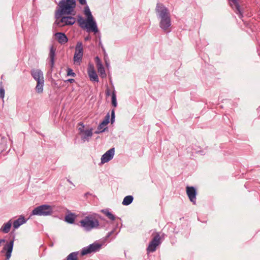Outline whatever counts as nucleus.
Wrapping results in <instances>:
<instances>
[{"label": "nucleus", "instance_id": "obj_1", "mask_svg": "<svg viewBox=\"0 0 260 260\" xmlns=\"http://www.w3.org/2000/svg\"><path fill=\"white\" fill-rule=\"evenodd\" d=\"M59 9L56 10L55 24L59 26L73 25L76 22V19L72 16L61 17L63 14H72L76 7V0H61L58 4Z\"/></svg>", "mask_w": 260, "mask_h": 260}, {"label": "nucleus", "instance_id": "obj_2", "mask_svg": "<svg viewBox=\"0 0 260 260\" xmlns=\"http://www.w3.org/2000/svg\"><path fill=\"white\" fill-rule=\"evenodd\" d=\"M84 14L87 17V20L81 16L78 17V22L79 26L82 28H86L87 31H92L94 33L98 32L99 29L92 15L91 12L88 6H86L84 9Z\"/></svg>", "mask_w": 260, "mask_h": 260}, {"label": "nucleus", "instance_id": "obj_3", "mask_svg": "<svg viewBox=\"0 0 260 260\" xmlns=\"http://www.w3.org/2000/svg\"><path fill=\"white\" fill-rule=\"evenodd\" d=\"M157 16L160 18L159 23L160 27L165 31L169 32L171 22L168 9L163 4L157 3L156 7Z\"/></svg>", "mask_w": 260, "mask_h": 260}, {"label": "nucleus", "instance_id": "obj_4", "mask_svg": "<svg viewBox=\"0 0 260 260\" xmlns=\"http://www.w3.org/2000/svg\"><path fill=\"white\" fill-rule=\"evenodd\" d=\"M81 226L86 231H90L93 229H96L99 226V221L92 215L86 216L83 219L80 221Z\"/></svg>", "mask_w": 260, "mask_h": 260}, {"label": "nucleus", "instance_id": "obj_5", "mask_svg": "<svg viewBox=\"0 0 260 260\" xmlns=\"http://www.w3.org/2000/svg\"><path fill=\"white\" fill-rule=\"evenodd\" d=\"M53 213V208L52 206L48 205H42L35 208L30 216L32 215L47 216L50 215Z\"/></svg>", "mask_w": 260, "mask_h": 260}, {"label": "nucleus", "instance_id": "obj_6", "mask_svg": "<svg viewBox=\"0 0 260 260\" xmlns=\"http://www.w3.org/2000/svg\"><path fill=\"white\" fill-rule=\"evenodd\" d=\"M83 55V46L81 42H78L75 47V52L73 57L75 63L80 64L82 60Z\"/></svg>", "mask_w": 260, "mask_h": 260}, {"label": "nucleus", "instance_id": "obj_7", "mask_svg": "<svg viewBox=\"0 0 260 260\" xmlns=\"http://www.w3.org/2000/svg\"><path fill=\"white\" fill-rule=\"evenodd\" d=\"M102 244L95 242L88 246L84 247L81 251V255L83 256L89 253H95L99 251L101 249Z\"/></svg>", "mask_w": 260, "mask_h": 260}, {"label": "nucleus", "instance_id": "obj_8", "mask_svg": "<svg viewBox=\"0 0 260 260\" xmlns=\"http://www.w3.org/2000/svg\"><path fill=\"white\" fill-rule=\"evenodd\" d=\"M115 149L112 148L108 150L105 153H104L101 157V164H104L111 160L114 155Z\"/></svg>", "mask_w": 260, "mask_h": 260}, {"label": "nucleus", "instance_id": "obj_9", "mask_svg": "<svg viewBox=\"0 0 260 260\" xmlns=\"http://www.w3.org/2000/svg\"><path fill=\"white\" fill-rule=\"evenodd\" d=\"M186 193L190 201L193 204H196L197 191L196 188L193 186L186 187Z\"/></svg>", "mask_w": 260, "mask_h": 260}, {"label": "nucleus", "instance_id": "obj_10", "mask_svg": "<svg viewBox=\"0 0 260 260\" xmlns=\"http://www.w3.org/2000/svg\"><path fill=\"white\" fill-rule=\"evenodd\" d=\"M14 246V241H11L8 243H7L4 247H3V249L2 251V252H3L4 251H6V260H9L11 256V254L13 251Z\"/></svg>", "mask_w": 260, "mask_h": 260}, {"label": "nucleus", "instance_id": "obj_11", "mask_svg": "<svg viewBox=\"0 0 260 260\" xmlns=\"http://www.w3.org/2000/svg\"><path fill=\"white\" fill-rule=\"evenodd\" d=\"M110 115L108 113L106 116L105 117L103 121L99 124L98 126L97 130L95 131V133L100 134L101 133L104 132L106 128H104V126L107 125L109 122Z\"/></svg>", "mask_w": 260, "mask_h": 260}, {"label": "nucleus", "instance_id": "obj_12", "mask_svg": "<svg viewBox=\"0 0 260 260\" xmlns=\"http://www.w3.org/2000/svg\"><path fill=\"white\" fill-rule=\"evenodd\" d=\"M31 75L37 82L44 80L43 72L40 70L32 69L31 71Z\"/></svg>", "mask_w": 260, "mask_h": 260}, {"label": "nucleus", "instance_id": "obj_13", "mask_svg": "<svg viewBox=\"0 0 260 260\" xmlns=\"http://www.w3.org/2000/svg\"><path fill=\"white\" fill-rule=\"evenodd\" d=\"M56 40L60 44H64L68 41V38L64 33L56 32L55 34Z\"/></svg>", "mask_w": 260, "mask_h": 260}, {"label": "nucleus", "instance_id": "obj_14", "mask_svg": "<svg viewBox=\"0 0 260 260\" xmlns=\"http://www.w3.org/2000/svg\"><path fill=\"white\" fill-rule=\"evenodd\" d=\"M231 6L234 8L235 7V12L239 15L240 18H242L243 15L240 10V6L237 0H229Z\"/></svg>", "mask_w": 260, "mask_h": 260}, {"label": "nucleus", "instance_id": "obj_15", "mask_svg": "<svg viewBox=\"0 0 260 260\" xmlns=\"http://www.w3.org/2000/svg\"><path fill=\"white\" fill-rule=\"evenodd\" d=\"M95 60L96 61L97 67H98V71L100 74V76L102 78H104L106 77V75L105 73V69L101 62L100 59L98 56L95 57Z\"/></svg>", "mask_w": 260, "mask_h": 260}, {"label": "nucleus", "instance_id": "obj_16", "mask_svg": "<svg viewBox=\"0 0 260 260\" xmlns=\"http://www.w3.org/2000/svg\"><path fill=\"white\" fill-rule=\"evenodd\" d=\"M27 219L21 215L17 220H15L13 223V228L14 229H17L20 225L26 223Z\"/></svg>", "mask_w": 260, "mask_h": 260}, {"label": "nucleus", "instance_id": "obj_17", "mask_svg": "<svg viewBox=\"0 0 260 260\" xmlns=\"http://www.w3.org/2000/svg\"><path fill=\"white\" fill-rule=\"evenodd\" d=\"M55 49L53 46L50 48L49 54V64L51 69L54 67Z\"/></svg>", "mask_w": 260, "mask_h": 260}, {"label": "nucleus", "instance_id": "obj_18", "mask_svg": "<svg viewBox=\"0 0 260 260\" xmlns=\"http://www.w3.org/2000/svg\"><path fill=\"white\" fill-rule=\"evenodd\" d=\"M88 75L91 81L98 82L99 78L93 68H90L88 70Z\"/></svg>", "mask_w": 260, "mask_h": 260}, {"label": "nucleus", "instance_id": "obj_19", "mask_svg": "<svg viewBox=\"0 0 260 260\" xmlns=\"http://www.w3.org/2000/svg\"><path fill=\"white\" fill-rule=\"evenodd\" d=\"M12 224V222L11 220H10L7 223H5L1 227L0 231L3 232L5 234L8 233L11 230Z\"/></svg>", "mask_w": 260, "mask_h": 260}, {"label": "nucleus", "instance_id": "obj_20", "mask_svg": "<svg viewBox=\"0 0 260 260\" xmlns=\"http://www.w3.org/2000/svg\"><path fill=\"white\" fill-rule=\"evenodd\" d=\"M82 140L83 141H89V139L92 136V129L85 130L83 133L82 134Z\"/></svg>", "mask_w": 260, "mask_h": 260}, {"label": "nucleus", "instance_id": "obj_21", "mask_svg": "<svg viewBox=\"0 0 260 260\" xmlns=\"http://www.w3.org/2000/svg\"><path fill=\"white\" fill-rule=\"evenodd\" d=\"M37 85L36 86V91L39 93H42L43 91V86H44V80L42 81H38V82H37Z\"/></svg>", "mask_w": 260, "mask_h": 260}, {"label": "nucleus", "instance_id": "obj_22", "mask_svg": "<svg viewBox=\"0 0 260 260\" xmlns=\"http://www.w3.org/2000/svg\"><path fill=\"white\" fill-rule=\"evenodd\" d=\"M133 200L134 198L132 196H127L124 198L122 203L123 205L127 206L133 202Z\"/></svg>", "mask_w": 260, "mask_h": 260}, {"label": "nucleus", "instance_id": "obj_23", "mask_svg": "<svg viewBox=\"0 0 260 260\" xmlns=\"http://www.w3.org/2000/svg\"><path fill=\"white\" fill-rule=\"evenodd\" d=\"M159 244L158 243H153L152 242H150L149 244V245L147 248V251L148 252H154L156 249L157 246H158Z\"/></svg>", "mask_w": 260, "mask_h": 260}, {"label": "nucleus", "instance_id": "obj_24", "mask_svg": "<svg viewBox=\"0 0 260 260\" xmlns=\"http://www.w3.org/2000/svg\"><path fill=\"white\" fill-rule=\"evenodd\" d=\"M78 252H73L71 253L67 257V260H79L78 259Z\"/></svg>", "mask_w": 260, "mask_h": 260}, {"label": "nucleus", "instance_id": "obj_25", "mask_svg": "<svg viewBox=\"0 0 260 260\" xmlns=\"http://www.w3.org/2000/svg\"><path fill=\"white\" fill-rule=\"evenodd\" d=\"M102 212L110 220H114L115 219V216L112 214L108 210L105 209L103 210Z\"/></svg>", "mask_w": 260, "mask_h": 260}, {"label": "nucleus", "instance_id": "obj_26", "mask_svg": "<svg viewBox=\"0 0 260 260\" xmlns=\"http://www.w3.org/2000/svg\"><path fill=\"white\" fill-rule=\"evenodd\" d=\"M65 220L69 223H73L75 221L74 214L71 213L65 217Z\"/></svg>", "mask_w": 260, "mask_h": 260}, {"label": "nucleus", "instance_id": "obj_27", "mask_svg": "<svg viewBox=\"0 0 260 260\" xmlns=\"http://www.w3.org/2000/svg\"><path fill=\"white\" fill-rule=\"evenodd\" d=\"M150 242L153 243H158V244H160V237L159 234L157 233L154 236L152 240L150 241Z\"/></svg>", "mask_w": 260, "mask_h": 260}, {"label": "nucleus", "instance_id": "obj_28", "mask_svg": "<svg viewBox=\"0 0 260 260\" xmlns=\"http://www.w3.org/2000/svg\"><path fill=\"white\" fill-rule=\"evenodd\" d=\"M112 105L114 107L117 106L116 95L114 91L112 93Z\"/></svg>", "mask_w": 260, "mask_h": 260}, {"label": "nucleus", "instance_id": "obj_29", "mask_svg": "<svg viewBox=\"0 0 260 260\" xmlns=\"http://www.w3.org/2000/svg\"><path fill=\"white\" fill-rule=\"evenodd\" d=\"M67 76H72L75 77L76 76V74L73 72V70L68 68L67 70Z\"/></svg>", "mask_w": 260, "mask_h": 260}, {"label": "nucleus", "instance_id": "obj_30", "mask_svg": "<svg viewBox=\"0 0 260 260\" xmlns=\"http://www.w3.org/2000/svg\"><path fill=\"white\" fill-rule=\"evenodd\" d=\"M5 89L3 86L0 87V98L2 99L4 98L5 96Z\"/></svg>", "mask_w": 260, "mask_h": 260}, {"label": "nucleus", "instance_id": "obj_31", "mask_svg": "<svg viewBox=\"0 0 260 260\" xmlns=\"http://www.w3.org/2000/svg\"><path fill=\"white\" fill-rule=\"evenodd\" d=\"M115 120V112L114 110L113 109L111 111V122L112 123H113Z\"/></svg>", "mask_w": 260, "mask_h": 260}, {"label": "nucleus", "instance_id": "obj_32", "mask_svg": "<svg viewBox=\"0 0 260 260\" xmlns=\"http://www.w3.org/2000/svg\"><path fill=\"white\" fill-rule=\"evenodd\" d=\"M79 124L81 126V127L79 128V131H80V134H82L85 131L84 130V125L82 122H80Z\"/></svg>", "mask_w": 260, "mask_h": 260}, {"label": "nucleus", "instance_id": "obj_33", "mask_svg": "<svg viewBox=\"0 0 260 260\" xmlns=\"http://www.w3.org/2000/svg\"><path fill=\"white\" fill-rule=\"evenodd\" d=\"M64 83L70 82L71 83H72L75 82V80L74 79H69L64 80Z\"/></svg>", "mask_w": 260, "mask_h": 260}, {"label": "nucleus", "instance_id": "obj_34", "mask_svg": "<svg viewBox=\"0 0 260 260\" xmlns=\"http://www.w3.org/2000/svg\"><path fill=\"white\" fill-rule=\"evenodd\" d=\"M80 4L84 5L86 4V0H79Z\"/></svg>", "mask_w": 260, "mask_h": 260}, {"label": "nucleus", "instance_id": "obj_35", "mask_svg": "<svg viewBox=\"0 0 260 260\" xmlns=\"http://www.w3.org/2000/svg\"><path fill=\"white\" fill-rule=\"evenodd\" d=\"M113 232H114V230L109 232L108 233L107 235L106 236V238H108L110 237L112 235V234L113 233Z\"/></svg>", "mask_w": 260, "mask_h": 260}, {"label": "nucleus", "instance_id": "obj_36", "mask_svg": "<svg viewBox=\"0 0 260 260\" xmlns=\"http://www.w3.org/2000/svg\"><path fill=\"white\" fill-rule=\"evenodd\" d=\"M106 94L107 96H109L110 94V90L109 89H107L106 91Z\"/></svg>", "mask_w": 260, "mask_h": 260}, {"label": "nucleus", "instance_id": "obj_37", "mask_svg": "<svg viewBox=\"0 0 260 260\" xmlns=\"http://www.w3.org/2000/svg\"><path fill=\"white\" fill-rule=\"evenodd\" d=\"M6 240L4 239H0V245L2 244V243L5 242Z\"/></svg>", "mask_w": 260, "mask_h": 260}, {"label": "nucleus", "instance_id": "obj_38", "mask_svg": "<svg viewBox=\"0 0 260 260\" xmlns=\"http://www.w3.org/2000/svg\"><path fill=\"white\" fill-rule=\"evenodd\" d=\"M85 40L86 41V40H88V38L87 37V38H85Z\"/></svg>", "mask_w": 260, "mask_h": 260}]
</instances>
